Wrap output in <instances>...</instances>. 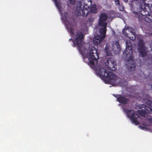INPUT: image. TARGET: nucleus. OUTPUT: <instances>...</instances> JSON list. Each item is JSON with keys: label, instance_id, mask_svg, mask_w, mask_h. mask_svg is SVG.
Segmentation results:
<instances>
[{"label": "nucleus", "instance_id": "12", "mask_svg": "<svg viewBox=\"0 0 152 152\" xmlns=\"http://www.w3.org/2000/svg\"><path fill=\"white\" fill-rule=\"evenodd\" d=\"M69 3L72 5L75 4L76 3L75 0H69Z\"/></svg>", "mask_w": 152, "mask_h": 152}, {"label": "nucleus", "instance_id": "15", "mask_svg": "<svg viewBox=\"0 0 152 152\" xmlns=\"http://www.w3.org/2000/svg\"><path fill=\"white\" fill-rule=\"evenodd\" d=\"M114 1L116 4H119V2L118 0H115Z\"/></svg>", "mask_w": 152, "mask_h": 152}, {"label": "nucleus", "instance_id": "13", "mask_svg": "<svg viewBox=\"0 0 152 152\" xmlns=\"http://www.w3.org/2000/svg\"><path fill=\"white\" fill-rule=\"evenodd\" d=\"M145 20L147 22H150L151 21V20L149 18L147 17L145 18Z\"/></svg>", "mask_w": 152, "mask_h": 152}, {"label": "nucleus", "instance_id": "2", "mask_svg": "<svg viewBox=\"0 0 152 152\" xmlns=\"http://www.w3.org/2000/svg\"><path fill=\"white\" fill-rule=\"evenodd\" d=\"M107 17L106 14L104 13H102L99 18V25L96 27V29H99V32L100 34L95 37L93 42L96 45H98L104 39L105 37V34L106 31V26L107 23L106 20Z\"/></svg>", "mask_w": 152, "mask_h": 152}, {"label": "nucleus", "instance_id": "3", "mask_svg": "<svg viewBox=\"0 0 152 152\" xmlns=\"http://www.w3.org/2000/svg\"><path fill=\"white\" fill-rule=\"evenodd\" d=\"M81 1H83L82 5L80 6V4H77L76 8L75 13L77 15H82L86 16L89 13L90 11L92 13H95L97 12L96 5L93 4L90 8L89 6H90L91 3V0H81Z\"/></svg>", "mask_w": 152, "mask_h": 152}, {"label": "nucleus", "instance_id": "7", "mask_svg": "<svg viewBox=\"0 0 152 152\" xmlns=\"http://www.w3.org/2000/svg\"><path fill=\"white\" fill-rule=\"evenodd\" d=\"M139 108L143 107L144 109L142 110H138L137 112L140 115L145 117L146 114L147 113H152V105H148L149 106L147 105H139Z\"/></svg>", "mask_w": 152, "mask_h": 152}, {"label": "nucleus", "instance_id": "4", "mask_svg": "<svg viewBox=\"0 0 152 152\" xmlns=\"http://www.w3.org/2000/svg\"><path fill=\"white\" fill-rule=\"evenodd\" d=\"M126 48L124 51V56L125 57V61H126V64L129 66V69L132 71L134 69L135 65L132 60L133 56L131 47L132 45L130 41L129 40L126 41Z\"/></svg>", "mask_w": 152, "mask_h": 152}, {"label": "nucleus", "instance_id": "11", "mask_svg": "<svg viewBox=\"0 0 152 152\" xmlns=\"http://www.w3.org/2000/svg\"><path fill=\"white\" fill-rule=\"evenodd\" d=\"M139 45L140 46L139 51L141 55L144 56L145 55L144 53H145V48L144 46L143 42L142 41L140 42L139 43Z\"/></svg>", "mask_w": 152, "mask_h": 152}, {"label": "nucleus", "instance_id": "1", "mask_svg": "<svg viewBox=\"0 0 152 152\" xmlns=\"http://www.w3.org/2000/svg\"><path fill=\"white\" fill-rule=\"evenodd\" d=\"M56 6L61 13V19L65 24L67 29L70 30L71 35L74 47L77 46L79 51L84 59L85 62L87 63L96 72L97 75L103 79L106 83L116 85L118 84L119 79L116 78V76L111 72H108L103 68H101L100 65L97 64L95 65L94 61L99 59V55L97 48L94 46L90 47L88 51L86 47L88 44L82 42L83 37V34L80 31L75 33L74 30L72 28V24L69 22V19L67 13L64 12L62 14L64 10V5L58 0H53Z\"/></svg>", "mask_w": 152, "mask_h": 152}, {"label": "nucleus", "instance_id": "10", "mask_svg": "<svg viewBox=\"0 0 152 152\" xmlns=\"http://www.w3.org/2000/svg\"><path fill=\"white\" fill-rule=\"evenodd\" d=\"M118 101L121 103L126 104L128 102V99L120 95H118L116 97Z\"/></svg>", "mask_w": 152, "mask_h": 152}, {"label": "nucleus", "instance_id": "8", "mask_svg": "<svg viewBox=\"0 0 152 152\" xmlns=\"http://www.w3.org/2000/svg\"><path fill=\"white\" fill-rule=\"evenodd\" d=\"M105 64L109 69L112 71H114L115 70L116 64L113 59L111 58H108Z\"/></svg>", "mask_w": 152, "mask_h": 152}, {"label": "nucleus", "instance_id": "17", "mask_svg": "<svg viewBox=\"0 0 152 152\" xmlns=\"http://www.w3.org/2000/svg\"><path fill=\"white\" fill-rule=\"evenodd\" d=\"M125 2H127V0H123Z\"/></svg>", "mask_w": 152, "mask_h": 152}, {"label": "nucleus", "instance_id": "14", "mask_svg": "<svg viewBox=\"0 0 152 152\" xmlns=\"http://www.w3.org/2000/svg\"><path fill=\"white\" fill-rule=\"evenodd\" d=\"M118 8L119 10L120 11H123L124 10L123 7L121 5H119Z\"/></svg>", "mask_w": 152, "mask_h": 152}, {"label": "nucleus", "instance_id": "5", "mask_svg": "<svg viewBox=\"0 0 152 152\" xmlns=\"http://www.w3.org/2000/svg\"><path fill=\"white\" fill-rule=\"evenodd\" d=\"M124 111L126 113L127 117L130 119L132 123L135 125H138L139 122L137 119L140 117V115L137 113L136 112H134L133 110H129L126 108L127 105H122Z\"/></svg>", "mask_w": 152, "mask_h": 152}, {"label": "nucleus", "instance_id": "9", "mask_svg": "<svg viewBox=\"0 0 152 152\" xmlns=\"http://www.w3.org/2000/svg\"><path fill=\"white\" fill-rule=\"evenodd\" d=\"M130 31V35L132 36V37L130 36L129 38L132 40H134L136 38L135 33L132 28L128 27L126 30H124L123 33L126 36H127V32Z\"/></svg>", "mask_w": 152, "mask_h": 152}, {"label": "nucleus", "instance_id": "16", "mask_svg": "<svg viewBox=\"0 0 152 152\" xmlns=\"http://www.w3.org/2000/svg\"><path fill=\"white\" fill-rule=\"evenodd\" d=\"M150 122L151 123H152V119H150Z\"/></svg>", "mask_w": 152, "mask_h": 152}, {"label": "nucleus", "instance_id": "18", "mask_svg": "<svg viewBox=\"0 0 152 152\" xmlns=\"http://www.w3.org/2000/svg\"><path fill=\"white\" fill-rule=\"evenodd\" d=\"M141 9H143V8H142V7H141Z\"/></svg>", "mask_w": 152, "mask_h": 152}, {"label": "nucleus", "instance_id": "6", "mask_svg": "<svg viewBox=\"0 0 152 152\" xmlns=\"http://www.w3.org/2000/svg\"><path fill=\"white\" fill-rule=\"evenodd\" d=\"M120 50L121 49L118 42H116L113 44H107L105 50L107 55L110 56L112 54V51H113L115 54H117Z\"/></svg>", "mask_w": 152, "mask_h": 152}]
</instances>
